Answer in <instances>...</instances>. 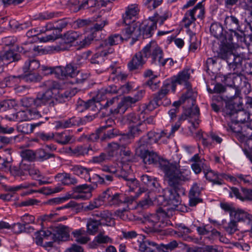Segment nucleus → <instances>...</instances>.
Returning a JSON list of instances; mask_svg holds the SVG:
<instances>
[{
	"instance_id": "56",
	"label": "nucleus",
	"mask_w": 252,
	"mask_h": 252,
	"mask_svg": "<svg viewBox=\"0 0 252 252\" xmlns=\"http://www.w3.org/2000/svg\"><path fill=\"white\" fill-rule=\"evenodd\" d=\"M45 240L55 241L54 227H50L45 230H40Z\"/></svg>"
},
{
	"instance_id": "63",
	"label": "nucleus",
	"mask_w": 252,
	"mask_h": 252,
	"mask_svg": "<svg viewBox=\"0 0 252 252\" xmlns=\"http://www.w3.org/2000/svg\"><path fill=\"white\" fill-rule=\"evenodd\" d=\"M121 145L115 142L109 143L107 148V151L109 157H112L116 154L119 149Z\"/></svg>"
},
{
	"instance_id": "64",
	"label": "nucleus",
	"mask_w": 252,
	"mask_h": 252,
	"mask_svg": "<svg viewBox=\"0 0 252 252\" xmlns=\"http://www.w3.org/2000/svg\"><path fill=\"white\" fill-rule=\"evenodd\" d=\"M40 31L36 29H32L28 31L27 32V36L29 37V41L26 43H31L32 42H37L38 36L37 35L40 33Z\"/></svg>"
},
{
	"instance_id": "13",
	"label": "nucleus",
	"mask_w": 252,
	"mask_h": 252,
	"mask_svg": "<svg viewBox=\"0 0 252 252\" xmlns=\"http://www.w3.org/2000/svg\"><path fill=\"white\" fill-rule=\"evenodd\" d=\"M104 203L109 205H118L123 202V195L119 193H113L111 189H107L102 193Z\"/></svg>"
},
{
	"instance_id": "48",
	"label": "nucleus",
	"mask_w": 252,
	"mask_h": 252,
	"mask_svg": "<svg viewBox=\"0 0 252 252\" xmlns=\"http://www.w3.org/2000/svg\"><path fill=\"white\" fill-rule=\"evenodd\" d=\"M104 203L102 197V194L97 198L89 202L85 207L86 210H92L98 208Z\"/></svg>"
},
{
	"instance_id": "12",
	"label": "nucleus",
	"mask_w": 252,
	"mask_h": 252,
	"mask_svg": "<svg viewBox=\"0 0 252 252\" xmlns=\"http://www.w3.org/2000/svg\"><path fill=\"white\" fill-rule=\"evenodd\" d=\"M20 55L12 50L2 51L0 53V72L3 70V66L9 63L19 61Z\"/></svg>"
},
{
	"instance_id": "27",
	"label": "nucleus",
	"mask_w": 252,
	"mask_h": 252,
	"mask_svg": "<svg viewBox=\"0 0 252 252\" xmlns=\"http://www.w3.org/2000/svg\"><path fill=\"white\" fill-rule=\"evenodd\" d=\"M58 143L63 145L68 144L74 141L73 136L68 131L55 133V140Z\"/></svg>"
},
{
	"instance_id": "17",
	"label": "nucleus",
	"mask_w": 252,
	"mask_h": 252,
	"mask_svg": "<svg viewBox=\"0 0 252 252\" xmlns=\"http://www.w3.org/2000/svg\"><path fill=\"white\" fill-rule=\"evenodd\" d=\"M229 196L231 197L235 196L237 198L242 201L246 200L252 201V190L242 188L241 191L240 192L237 188L232 187L231 188V190L229 192Z\"/></svg>"
},
{
	"instance_id": "57",
	"label": "nucleus",
	"mask_w": 252,
	"mask_h": 252,
	"mask_svg": "<svg viewBox=\"0 0 252 252\" xmlns=\"http://www.w3.org/2000/svg\"><path fill=\"white\" fill-rule=\"evenodd\" d=\"M194 16L202 19L204 14V8L201 2L198 3L192 9H190Z\"/></svg>"
},
{
	"instance_id": "28",
	"label": "nucleus",
	"mask_w": 252,
	"mask_h": 252,
	"mask_svg": "<svg viewBox=\"0 0 252 252\" xmlns=\"http://www.w3.org/2000/svg\"><path fill=\"white\" fill-rule=\"evenodd\" d=\"M172 16L171 12L167 9H160L157 11L153 16L150 17V19H153L156 24L158 23L161 25L165 21L170 18Z\"/></svg>"
},
{
	"instance_id": "23",
	"label": "nucleus",
	"mask_w": 252,
	"mask_h": 252,
	"mask_svg": "<svg viewBox=\"0 0 252 252\" xmlns=\"http://www.w3.org/2000/svg\"><path fill=\"white\" fill-rule=\"evenodd\" d=\"M203 172L206 180L213 185H221L223 183L221 180V173L219 174L210 168L204 169Z\"/></svg>"
},
{
	"instance_id": "33",
	"label": "nucleus",
	"mask_w": 252,
	"mask_h": 252,
	"mask_svg": "<svg viewBox=\"0 0 252 252\" xmlns=\"http://www.w3.org/2000/svg\"><path fill=\"white\" fill-rule=\"evenodd\" d=\"M190 71L189 69H184L180 72L178 75L175 77V82L180 85H184L186 88L190 86L189 80L190 78Z\"/></svg>"
},
{
	"instance_id": "41",
	"label": "nucleus",
	"mask_w": 252,
	"mask_h": 252,
	"mask_svg": "<svg viewBox=\"0 0 252 252\" xmlns=\"http://www.w3.org/2000/svg\"><path fill=\"white\" fill-rule=\"evenodd\" d=\"M55 178L58 179L64 185L75 184L77 182L75 178L67 173H59L56 175Z\"/></svg>"
},
{
	"instance_id": "62",
	"label": "nucleus",
	"mask_w": 252,
	"mask_h": 252,
	"mask_svg": "<svg viewBox=\"0 0 252 252\" xmlns=\"http://www.w3.org/2000/svg\"><path fill=\"white\" fill-rule=\"evenodd\" d=\"M21 156L24 160H35V152L31 150H25L21 152Z\"/></svg>"
},
{
	"instance_id": "9",
	"label": "nucleus",
	"mask_w": 252,
	"mask_h": 252,
	"mask_svg": "<svg viewBox=\"0 0 252 252\" xmlns=\"http://www.w3.org/2000/svg\"><path fill=\"white\" fill-rule=\"evenodd\" d=\"M165 137L170 138V134H168L165 131L160 132L150 131L147 135L142 137L138 142V145L143 148L147 147L153 143L158 142L161 138Z\"/></svg>"
},
{
	"instance_id": "2",
	"label": "nucleus",
	"mask_w": 252,
	"mask_h": 252,
	"mask_svg": "<svg viewBox=\"0 0 252 252\" xmlns=\"http://www.w3.org/2000/svg\"><path fill=\"white\" fill-rule=\"evenodd\" d=\"M47 90L40 93L34 99V106L44 105L54 106L57 103H63L74 96L77 92L75 88H67L65 83L48 80L45 82Z\"/></svg>"
},
{
	"instance_id": "15",
	"label": "nucleus",
	"mask_w": 252,
	"mask_h": 252,
	"mask_svg": "<svg viewBox=\"0 0 252 252\" xmlns=\"http://www.w3.org/2000/svg\"><path fill=\"white\" fill-rule=\"evenodd\" d=\"M147 58L144 55L143 49L133 57L131 60L128 63L127 66L130 70L139 69L145 63Z\"/></svg>"
},
{
	"instance_id": "45",
	"label": "nucleus",
	"mask_w": 252,
	"mask_h": 252,
	"mask_svg": "<svg viewBox=\"0 0 252 252\" xmlns=\"http://www.w3.org/2000/svg\"><path fill=\"white\" fill-rule=\"evenodd\" d=\"M90 146L85 147L79 145L71 150V153L76 156H85L89 154L90 150H92Z\"/></svg>"
},
{
	"instance_id": "60",
	"label": "nucleus",
	"mask_w": 252,
	"mask_h": 252,
	"mask_svg": "<svg viewBox=\"0 0 252 252\" xmlns=\"http://www.w3.org/2000/svg\"><path fill=\"white\" fill-rule=\"evenodd\" d=\"M62 189L61 186H56L54 187H46L40 189L39 192L45 194H51L60 192Z\"/></svg>"
},
{
	"instance_id": "51",
	"label": "nucleus",
	"mask_w": 252,
	"mask_h": 252,
	"mask_svg": "<svg viewBox=\"0 0 252 252\" xmlns=\"http://www.w3.org/2000/svg\"><path fill=\"white\" fill-rule=\"evenodd\" d=\"M112 215L108 210H104L100 212V218L106 222L104 224L107 226H111L114 224V220L112 218Z\"/></svg>"
},
{
	"instance_id": "24",
	"label": "nucleus",
	"mask_w": 252,
	"mask_h": 252,
	"mask_svg": "<svg viewBox=\"0 0 252 252\" xmlns=\"http://www.w3.org/2000/svg\"><path fill=\"white\" fill-rule=\"evenodd\" d=\"M122 37L119 34H113L110 35L107 39L102 41L100 44L101 47L108 51V49L113 48L110 47L121 43L123 41Z\"/></svg>"
},
{
	"instance_id": "29",
	"label": "nucleus",
	"mask_w": 252,
	"mask_h": 252,
	"mask_svg": "<svg viewBox=\"0 0 252 252\" xmlns=\"http://www.w3.org/2000/svg\"><path fill=\"white\" fill-rule=\"evenodd\" d=\"M87 233V231L83 228H81L73 231L72 235L77 243L80 244H85L90 240V238Z\"/></svg>"
},
{
	"instance_id": "46",
	"label": "nucleus",
	"mask_w": 252,
	"mask_h": 252,
	"mask_svg": "<svg viewBox=\"0 0 252 252\" xmlns=\"http://www.w3.org/2000/svg\"><path fill=\"white\" fill-rule=\"evenodd\" d=\"M145 222L151 226L153 230H155V227L158 222L159 217L157 214H150L146 215L145 217Z\"/></svg>"
},
{
	"instance_id": "7",
	"label": "nucleus",
	"mask_w": 252,
	"mask_h": 252,
	"mask_svg": "<svg viewBox=\"0 0 252 252\" xmlns=\"http://www.w3.org/2000/svg\"><path fill=\"white\" fill-rule=\"evenodd\" d=\"M234 106L231 104H226L223 110V114L225 117H229L233 122L236 123H244L250 118V114L246 111L236 110Z\"/></svg>"
},
{
	"instance_id": "49",
	"label": "nucleus",
	"mask_w": 252,
	"mask_h": 252,
	"mask_svg": "<svg viewBox=\"0 0 252 252\" xmlns=\"http://www.w3.org/2000/svg\"><path fill=\"white\" fill-rule=\"evenodd\" d=\"M196 20V17L193 13V12L190 9L188 10L185 14L183 19V22L186 28H189L190 25L194 23Z\"/></svg>"
},
{
	"instance_id": "19",
	"label": "nucleus",
	"mask_w": 252,
	"mask_h": 252,
	"mask_svg": "<svg viewBox=\"0 0 252 252\" xmlns=\"http://www.w3.org/2000/svg\"><path fill=\"white\" fill-rule=\"evenodd\" d=\"M113 239L108 235L106 234V232L103 230H100L95 236L91 244L92 248H96L98 246L103 244H112Z\"/></svg>"
},
{
	"instance_id": "10",
	"label": "nucleus",
	"mask_w": 252,
	"mask_h": 252,
	"mask_svg": "<svg viewBox=\"0 0 252 252\" xmlns=\"http://www.w3.org/2000/svg\"><path fill=\"white\" fill-rule=\"evenodd\" d=\"M17 49V51L20 53L25 54L27 52H31L36 55L51 53L50 46L47 48H43L42 46H36L32 42L24 43L21 46H18Z\"/></svg>"
},
{
	"instance_id": "8",
	"label": "nucleus",
	"mask_w": 252,
	"mask_h": 252,
	"mask_svg": "<svg viewBox=\"0 0 252 252\" xmlns=\"http://www.w3.org/2000/svg\"><path fill=\"white\" fill-rule=\"evenodd\" d=\"M199 109L197 106H193L191 108L187 109L182 115L179 117L178 122L181 123L182 121L188 120L189 122L191 124V127H189L191 132L197 128L199 120Z\"/></svg>"
},
{
	"instance_id": "30",
	"label": "nucleus",
	"mask_w": 252,
	"mask_h": 252,
	"mask_svg": "<svg viewBox=\"0 0 252 252\" xmlns=\"http://www.w3.org/2000/svg\"><path fill=\"white\" fill-rule=\"evenodd\" d=\"M70 169L74 174L80 176L85 181H91L90 171L91 170L90 169L85 168L81 165H75L72 166Z\"/></svg>"
},
{
	"instance_id": "20",
	"label": "nucleus",
	"mask_w": 252,
	"mask_h": 252,
	"mask_svg": "<svg viewBox=\"0 0 252 252\" xmlns=\"http://www.w3.org/2000/svg\"><path fill=\"white\" fill-rule=\"evenodd\" d=\"M114 51L113 48H110L107 51L100 45L97 52L93 56L91 59V63L98 64L102 63L104 61L105 57L108 55L113 53Z\"/></svg>"
},
{
	"instance_id": "34",
	"label": "nucleus",
	"mask_w": 252,
	"mask_h": 252,
	"mask_svg": "<svg viewBox=\"0 0 252 252\" xmlns=\"http://www.w3.org/2000/svg\"><path fill=\"white\" fill-rule=\"evenodd\" d=\"M233 218L237 222L246 221L250 223L252 221V215L241 209L235 210Z\"/></svg>"
},
{
	"instance_id": "55",
	"label": "nucleus",
	"mask_w": 252,
	"mask_h": 252,
	"mask_svg": "<svg viewBox=\"0 0 252 252\" xmlns=\"http://www.w3.org/2000/svg\"><path fill=\"white\" fill-rule=\"evenodd\" d=\"M35 160L38 161H44L52 157V155L47 153L44 150L39 149L35 152Z\"/></svg>"
},
{
	"instance_id": "1",
	"label": "nucleus",
	"mask_w": 252,
	"mask_h": 252,
	"mask_svg": "<svg viewBox=\"0 0 252 252\" xmlns=\"http://www.w3.org/2000/svg\"><path fill=\"white\" fill-rule=\"evenodd\" d=\"M145 148L138 145L136 153L144 163L158 165L164 173V178L168 185L174 189H165L164 194L158 196L156 200L158 205L167 207L166 210L168 211L178 210L181 204L179 194L185 192V189L181 185L184 182L190 180L191 172L189 169L186 167L181 168L179 161L169 162L160 158L156 153L145 150Z\"/></svg>"
},
{
	"instance_id": "61",
	"label": "nucleus",
	"mask_w": 252,
	"mask_h": 252,
	"mask_svg": "<svg viewBox=\"0 0 252 252\" xmlns=\"http://www.w3.org/2000/svg\"><path fill=\"white\" fill-rule=\"evenodd\" d=\"M212 141H215L218 143H220L222 141V139L215 134H211L207 138L204 137L202 138V142L205 146L211 145Z\"/></svg>"
},
{
	"instance_id": "5",
	"label": "nucleus",
	"mask_w": 252,
	"mask_h": 252,
	"mask_svg": "<svg viewBox=\"0 0 252 252\" xmlns=\"http://www.w3.org/2000/svg\"><path fill=\"white\" fill-rule=\"evenodd\" d=\"M91 196V188L86 184H83L77 186L73 193L66 194L62 197H56L49 199L46 202V204L50 205H55L63 203L71 198L85 200L89 199Z\"/></svg>"
},
{
	"instance_id": "6",
	"label": "nucleus",
	"mask_w": 252,
	"mask_h": 252,
	"mask_svg": "<svg viewBox=\"0 0 252 252\" xmlns=\"http://www.w3.org/2000/svg\"><path fill=\"white\" fill-rule=\"evenodd\" d=\"M144 55L147 58H151V63L153 64L164 66L163 53L162 49L155 41H151L143 48Z\"/></svg>"
},
{
	"instance_id": "47",
	"label": "nucleus",
	"mask_w": 252,
	"mask_h": 252,
	"mask_svg": "<svg viewBox=\"0 0 252 252\" xmlns=\"http://www.w3.org/2000/svg\"><path fill=\"white\" fill-rule=\"evenodd\" d=\"M126 120L128 123L129 126L130 125H139L143 124V120L140 118L139 114L135 113H130L126 116Z\"/></svg>"
},
{
	"instance_id": "3",
	"label": "nucleus",
	"mask_w": 252,
	"mask_h": 252,
	"mask_svg": "<svg viewBox=\"0 0 252 252\" xmlns=\"http://www.w3.org/2000/svg\"><path fill=\"white\" fill-rule=\"evenodd\" d=\"M226 37L228 40L227 41L226 38L222 40V45L218 53V57L225 60L229 68L235 71L241 66L245 58L243 54L236 55L233 53L234 45L232 42L233 37L231 35L227 34Z\"/></svg>"
},
{
	"instance_id": "59",
	"label": "nucleus",
	"mask_w": 252,
	"mask_h": 252,
	"mask_svg": "<svg viewBox=\"0 0 252 252\" xmlns=\"http://www.w3.org/2000/svg\"><path fill=\"white\" fill-rule=\"evenodd\" d=\"M238 139L243 144L245 148H250L252 146V138L248 136H245L241 133L237 134Z\"/></svg>"
},
{
	"instance_id": "11",
	"label": "nucleus",
	"mask_w": 252,
	"mask_h": 252,
	"mask_svg": "<svg viewBox=\"0 0 252 252\" xmlns=\"http://www.w3.org/2000/svg\"><path fill=\"white\" fill-rule=\"evenodd\" d=\"M55 76L57 78L61 79L63 77L74 78L78 74L77 66L72 63L67 64L65 67L56 66Z\"/></svg>"
},
{
	"instance_id": "22",
	"label": "nucleus",
	"mask_w": 252,
	"mask_h": 252,
	"mask_svg": "<svg viewBox=\"0 0 252 252\" xmlns=\"http://www.w3.org/2000/svg\"><path fill=\"white\" fill-rule=\"evenodd\" d=\"M109 2V0L105 1L104 0H100L99 1L97 0H84L80 5L77 6L75 11L82 9L93 8L98 7L99 5L105 6L107 3Z\"/></svg>"
},
{
	"instance_id": "43",
	"label": "nucleus",
	"mask_w": 252,
	"mask_h": 252,
	"mask_svg": "<svg viewBox=\"0 0 252 252\" xmlns=\"http://www.w3.org/2000/svg\"><path fill=\"white\" fill-rule=\"evenodd\" d=\"M40 66L38 61L36 60H30L25 62L23 67L24 73L32 72L37 69Z\"/></svg>"
},
{
	"instance_id": "50",
	"label": "nucleus",
	"mask_w": 252,
	"mask_h": 252,
	"mask_svg": "<svg viewBox=\"0 0 252 252\" xmlns=\"http://www.w3.org/2000/svg\"><path fill=\"white\" fill-rule=\"evenodd\" d=\"M80 35V33L77 32L70 31L64 33L63 37L65 42L69 43L78 39Z\"/></svg>"
},
{
	"instance_id": "32",
	"label": "nucleus",
	"mask_w": 252,
	"mask_h": 252,
	"mask_svg": "<svg viewBox=\"0 0 252 252\" xmlns=\"http://www.w3.org/2000/svg\"><path fill=\"white\" fill-rule=\"evenodd\" d=\"M26 164V163H24V161L21 164V169L24 170H27L29 175L34 179L37 180L38 181V183L40 185L49 184L50 182L47 181H42L41 180L38 179V178L40 177V172L38 170V169L36 168L34 166L32 165H30L28 166L27 168H24V166Z\"/></svg>"
},
{
	"instance_id": "53",
	"label": "nucleus",
	"mask_w": 252,
	"mask_h": 252,
	"mask_svg": "<svg viewBox=\"0 0 252 252\" xmlns=\"http://www.w3.org/2000/svg\"><path fill=\"white\" fill-rule=\"evenodd\" d=\"M61 13L58 12H49L45 11L40 13L36 19L40 20H47L52 19L53 18L60 16Z\"/></svg>"
},
{
	"instance_id": "21",
	"label": "nucleus",
	"mask_w": 252,
	"mask_h": 252,
	"mask_svg": "<svg viewBox=\"0 0 252 252\" xmlns=\"http://www.w3.org/2000/svg\"><path fill=\"white\" fill-rule=\"evenodd\" d=\"M127 26L122 31L120 34L123 40H126L137 37L139 34V29L134 23H131L130 25H126Z\"/></svg>"
},
{
	"instance_id": "25",
	"label": "nucleus",
	"mask_w": 252,
	"mask_h": 252,
	"mask_svg": "<svg viewBox=\"0 0 252 252\" xmlns=\"http://www.w3.org/2000/svg\"><path fill=\"white\" fill-rule=\"evenodd\" d=\"M17 121L22 122L37 119L40 117V114L36 110H27L17 112Z\"/></svg>"
},
{
	"instance_id": "54",
	"label": "nucleus",
	"mask_w": 252,
	"mask_h": 252,
	"mask_svg": "<svg viewBox=\"0 0 252 252\" xmlns=\"http://www.w3.org/2000/svg\"><path fill=\"white\" fill-rule=\"evenodd\" d=\"M187 89H188L187 93L183 94L181 96L182 102H184L186 100H188L189 101H191L192 104H193L195 101V98L196 97L197 94L190 88V86Z\"/></svg>"
},
{
	"instance_id": "26",
	"label": "nucleus",
	"mask_w": 252,
	"mask_h": 252,
	"mask_svg": "<svg viewBox=\"0 0 252 252\" xmlns=\"http://www.w3.org/2000/svg\"><path fill=\"white\" fill-rule=\"evenodd\" d=\"M210 32L214 37L220 40V48L222 45V41L223 40L226 38L227 40H228V38L226 37V35L227 34L231 35L232 36V33H226L225 35H223L222 27L221 25L218 23H213L211 25Z\"/></svg>"
},
{
	"instance_id": "58",
	"label": "nucleus",
	"mask_w": 252,
	"mask_h": 252,
	"mask_svg": "<svg viewBox=\"0 0 252 252\" xmlns=\"http://www.w3.org/2000/svg\"><path fill=\"white\" fill-rule=\"evenodd\" d=\"M178 245L177 241L173 240L166 244H161L159 248L163 252H169L177 248Z\"/></svg>"
},
{
	"instance_id": "40",
	"label": "nucleus",
	"mask_w": 252,
	"mask_h": 252,
	"mask_svg": "<svg viewBox=\"0 0 252 252\" xmlns=\"http://www.w3.org/2000/svg\"><path fill=\"white\" fill-rule=\"evenodd\" d=\"M130 166L128 165H124L121 169H116L115 168L109 166H104L102 170L112 174H115L120 171L121 176L125 177L126 175L129 173Z\"/></svg>"
},
{
	"instance_id": "44",
	"label": "nucleus",
	"mask_w": 252,
	"mask_h": 252,
	"mask_svg": "<svg viewBox=\"0 0 252 252\" xmlns=\"http://www.w3.org/2000/svg\"><path fill=\"white\" fill-rule=\"evenodd\" d=\"M188 33L189 36V42L190 43V45L189 46V51L194 52L197 49L199 46L200 42L196 39L195 34L190 30H188Z\"/></svg>"
},
{
	"instance_id": "37",
	"label": "nucleus",
	"mask_w": 252,
	"mask_h": 252,
	"mask_svg": "<svg viewBox=\"0 0 252 252\" xmlns=\"http://www.w3.org/2000/svg\"><path fill=\"white\" fill-rule=\"evenodd\" d=\"M158 248V245L154 242L149 240H145L139 244V250L142 252H156L155 250Z\"/></svg>"
},
{
	"instance_id": "31",
	"label": "nucleus",
	"mask_w": 252,
	"mask_h": 252,
	"mask_svg": "<svg viewBox=\"0 0 252 252\" xmlns=\"http://www.w3.org/2000/svg\"><path fill=\"white\" fill-rule=\"evenodd\" d=\"M80 124L79 118L72 117L67 120L57 121L55 123V128L57 129L70 127Z\"/></svg>"
},
{
	"instance_id": "39",
	"label": "nucleus",
	"mask_w": 252,
	"mask_h": 252,
	"mask_svg": "<svg viewBox=\"0 0 252 252\" xmlns=\"http://www.w3.org/2000/svg\"><path fill=\"white\" fill-rule=\"evenodd\" d=\"M101 224L100 220L89 219L87 223V232L92 235H95L98 230L99 226Z\"/></svg>"
},
{
	"instance_id": "18",
	"label": "nucleus",
	"mask_w": 252,
	"mask_h": 252,
	"mask_svg": "<svg viewBox=\"0 0 252 252\" xmlns=\"http://www.w3.org/2000/svg\"><path fill=\"white\" fill-rule=\"evenodd\" d=\"M139 12V8L137 4H133L129 5L126 11L125 14L123 16V22L126 25H130L134 23L135 19Z\"/></svg>"
},
{
	"instance_id": "14",
	"label": "nucleus",
	"mask_w": 252,
	"mask_h": 252,
	"mask_svg": "<svg viewBox=\"0 0 252 252\" xmlns=\"http://www.w3.org/2000/svg\"><path fill=\"white\" fill-rule=\"evenodd\" d=\"M124 102V100L118 102L117 97H113L107 100L105 103H102V109L110 107V111L112 114L123 113L125 111L124 108H123Z\"/></svg>"
},
{
	"instance_id": "4",
	"label": "nucleus",
	"mask_w": 252,
	"mask_h": 252,
	"mask_svg": "<svg viewBox=\"0 0 252 252\" xmlns=\"http://www.w3.org/2000/svg\"><path fill=\"white\" fill-rule=\"evenodd\" d=\"M125 88V86L117 88V86L114 85L102 88L98 91L95 99L93 98L86 102L79 101L77 104L78 110L83 111L88 108L93 110L94 108L101 109H102L101 105H102L101 102L107 98L108 95L117 93L121 94L123 92Z\"/></svg>"
},
{
	"instance_id": "42",
	"label": "nucleus",
	"mask_w": 252,
	"mask_h": 252,
	"mask_svg": "<svg viewBox=\"0 0 252 252\" xmlns=\"http://www.w3.org/2000/svg\"><path fill=\"white\" fill-rule=\"evenodd\" d=\"M146 129L145 123L130 125L129 126V134L133 137L137 136Z\"/></svg>"
},
{
	"instance_id": "35",
	"label": "nucleus",
	"mask_w": 252,
	"mask_h": 252,
	"mask_svg": "<svg viewBox=\"0 0 252 252\" xmlns=\"http://www.w3.org/2000/svg\"><path fill=\"white\" fill-rule=\"evenodd\" d=\"M55 241H66L69 237V235L63 226L54 227Z\"/></svg>"
},
{
	"instance_id": "16",
	"label": "nucleus",
	"mask_w": 252,
	"mask_h": 252,
	"mask_svg": "<svg viewBox=\"0 0 252 252\" xmlns=\"http://www.w3.org/2000/svg\"><path fill=\"white\" fill-rule=\"evenodd\" d=\"M139 29V33L141 32L145 38H149L153 35L156 30L157 24L153 19H150V17L148 20L142 23Z\"/></svg>"
},
{
	"instance_id": "36",
	"label": "nucleus",
	"mask_w": 252,
	"mask_h": 252,
	"mask_svg": "<svg viewBox=\"0 0 252 252\" xmlns=\"http://www.w3.org/2000/svg\"><path fill=\"white\" fill-rule=\"evenodd\" d=\"M221 224L226 232L230 235L234 233L238 230L237 222L233 218L228 222L226 220H223Z\"/></svg>"
},
{
	"instance_id": "38",
	"label": "nucleus",
	"mask_w": 252,
	"mask_h": 252,
	"mask_svg": "<svg viewBox=\"0 0 252 252\" xmlns=\"http://www.w3.org/2000/svg\"><path fill=\"white\" fill-rule=\"evenodd\" d=\"M224 24L226 28L233 32L235 36H238V34L234 31V29H237L239 27V21L235 17L233 16L226 17Z\"/></svg>"
},
{
	"instance_id": "52",
	"label": "nucleus",
	"mask_w": 252,
	"mask_h": 252,
	"mask_svg": "<svg viewBox=\"0 0 252 252\" xmlns=\"http://www.w3.org/2000/svg\"><path fill=\"white\" fill-rule=\"evenodd\" d=\"M145 94V91L141 90L137 91L133 97L126 96L124 98L125 102L129 103H134L140 100Z\"/></svg>"
}]
</instances>
